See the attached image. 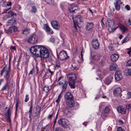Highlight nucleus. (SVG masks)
Masks as SVG:
<instances>
[{"instance_id":"3","label":"nucleus","mask_w":131,"mask_h":131,"mask_svg":"<svg viewBox=\"0 0 131 131\" xmlns=\"http://www.w3.org/2000/svg\"><path fill=\"white\" fill-rule=\"evenodd\" d=\"M68 82L69 85L71 89H74L75 88V81L77 79V76L75 74H72L68 76Z\"/></svg>"},{"instance_id":"55","label":"nucleus","mask_w":131,"mask_h":131,"mask_svg":"<svg viewBox=\"0 0 131 131\" xmlns=\"http://www.w3.org/2000/svg\"><path fill=\"white\" fill-rule=\"evenodd\" d=\"M14 64L15 66H16V67H17L19 64V62L18 61H15L14 62Z\"/></svg>"},{"instance_id":"36","label":"nucleus","mask_w":131,"mask_h":131,"mask_svg":"<svg viewBox=\"0 0 131 131\" xmlns=\"http://www.w3.org/2000/svg\"><path fill=\"white\" fill-rule=\"evenodd\" d=\"M119 2V0H115V2L114 3V5L115 7V8H121V6L120 5H119L118 3Z\"/></svg>"},{"instance_id":"42","label":"nucleus","mask_w":131,"mask_h":131,"mask_svg":"<svg viewBox=\"0 0 131 131\" xmlns=\"http://www.w3.org/2000/svg\"><path fill=\"white\" fill-rule=\"evenodd\" d=\"M126 65L127 66H131V59H130L127 62Z\"/></svg>"},{"instance_id":"25","label":"nucleus","mask_w":131,"mask_h":131,"mask_svg":"<svg viewBox=\"0 0 131 131\" xmlns=\"http://www.w3.org/2000/svg\"><path fill=\"white\" fill-rule=\"evenodd\" d=\"M41 107H39L38 108H36V111L35 112V114L34 116L36 117L37 116L39 117V115L40 114V112H41Z\"/></svg>"},{"instance_id":"50","label":"nucleus","mask_w":131,"mask_h":131,"mask_svg":"<svg viewBox=\"0 0 131 131\" xmlns=\"http://www.w3.org/2000/svg\"><path fill=\"white\" fill-rule=\"evenodd\" d=\"M109 49H110L111 51H113V50H114V47H113L112 45H110L108 47Z\"/></svg>"},{"instance_id":"33","label":"nucleus","mask_w":131,"mask_h":131,"mask_svg":"<svg viewBox=\"0 0 131 131\" xmlns=\"http://www.w3.org/2000/svg\"><path fill=\"white\" fill-rule=\"evenodd\" d=\"M53 111H51L50 112L49 115L47 116V118L48 120H51V118L53 116Z\"/></svg>"},{"instance_id":"5","label":"nucleus","mask_w":131,"mask_h":131,"mask_svg":"<svg viewBox=\"0 0 131 131\" xmlns=\"http://www.w3.org/2000/svg\"><path fill=\"white\" fill-rule=\"evenodd\" d=\"M38 37L35 34L30 36L27 39V42L30 43L36 44L38 42Z\"/></svg>"},{"instance_id":"22","label":"nucleus","mask_w":131,"mask_h":131,"mask_svg":"<svg viewBox=\"0 0 131 131\" xmlns=\"http://www.w3.org/2000/svg\"><path fill=\"white\" fill-rule=\"evenodd\" d=\"M111 60L113 62L116 61L119 58V55L116 54H112L110 57Z\"/></svg>"},{"instance_id":"57","label":"nucleus","mask_w":131,"mask_h":131,"mask_svg":"<svg viewBox=\"0 0 131 131\" xmlns=\"http://www.w3.org/2000/svg\"><path fill=\"white\" fill-rule=\"evenodd\" d=\"M3 20H6L8 19L9 18H8V17L6 15L3 17Z\"/></svg>"},{"instance_id":"45","label":"nucleus","mask_w":131,"mask_h":131,"mask_svg":"<svg viewBox=\"0 0 131 131\" xmlns=\"http://www.w3.org/2000/svg\"><path fill=\"white\" fill-rule=\"evenodd\" d=\"M11 116H7L6 121L8 122H10L11 120L10 119Z\"/></svg>"},{"instance_id":"9","label":"nucleus","mask_w":131,"mask_h":131,"mask_svg":"<svg viewBox=\"0 0 131 131\" xmlns=\"http://www.w3.org/2000/svg\"><path fill=\"white\" fill-rule=\"evenodd\" d=\"M68 82L65 80L63 79L61 81L59 82L58 84L59 85H63L62 86V92L65 91L68 85Z\"/></svg>"},{"instance_id":"14","label":"nucleus","mask_w":131,"mask_h":131,"mask_svg":"<svg viewBox=\"0 0 131 131\" xmlns=\"http://www.w3.org/2000/svg\"><path fill=\"white\" fill-rule=\"evenodd\" d=\"M62 111L64 115L66 117H69L70 116L71 113L69 109L67 107H64L62 109Z\"/></svg>"},{"instance_id":"46","label":"nucleus","mask_w":131,"mask_h":131,"mask_svg":"<svg viewBox=\"0 0 131 131\" xmlns=\"http://www.w3.org/2000/svg\"><path fill=\"white\" fill-rule=\"evenodd\" d=\"M29 99V97H28V95L26 94V95L25 98V102H27L28 101Z\"/></svg>"},{"instance_id":"31","label":"nucleus","mask_w":131,"mask_h":131,"mask_svg":"<svg viewBox=\"0 0 131 131\" xmlns=\"http://www.w3.org/2000/svg\"><path fill=\"white\" fill-rule=\"evenodd\" d=\"M118 25L119 28L121 30H122L123 32L127 30H128V29L125 27H124L123 25H122L121 24L119 23Z\"/></svg>"},{"instance_id":"39","label":"nucleus","mask_w":131,"mask_h":131,"mask_svg":"<svg viewBox=\"0 0 131 131\" xmlns=\"http://www.w3.org/2000/svg\"><path fill=\"white\" fill-rule=\"evenodd\" d=\"M62 129L60 127H57L54 129L53 131H62Z\"/></svg>"},{"instance_id":"40","label":"nucleus","mask_w":131,"mask_h":131,"mask_svg":"<svg viewBox=\"0 0 131 131\" xmlns=\"http://www.w3.org/2000/svg\"><path fill=\"white\" fill-rule=\"evenodd\" d=\"M33 107H30L28 113L29 114V117L30 118L32 110Z\"/></svg>"},{"instance_id":"21","label":"nucleus","mask_w":131,"mask_h":131,"mask_svg":"<svg viewBox=\"0 0 131 131\" xmlns=\"http://www.w3.org/2000/svg\"><path fill=\"white\" fill-rule=\"evenodd\" d=\"M43 28L46 30L47 32H49L51 34L53 33V31L52 30L51 31V29L47 24L44 25Z\"/></svg>"},{"instance_id":"30","label":"nucleus","mask_w":131,"mask_h":131,"mask_svg":"<svg viewBox=\"0 0 131 131\" xmlns=\"http://www.w3.org/2000/svg\"><path fill=\"white\" fill-rule=\"evenodd\" d=\"M117 67V65L116 64L113 63L110 66V69L111 71H114Z\"/></svg>"},{"instance_id":"35","label":"nucleus","mask_w":131,"mask_h":131,"mask_svg":"<svg viewBox=\"0 0 131 131\" xmlns=\"http://www.w3.org/2000/svg\"><path fill=\"white\" fill-rule=\"evenodd\" d=\"M43 90L46 93L48 92L49 91V87L48 86H45L43 89Z\"/></svg>"},{"instance_id":"41","label":"nucleus","mask_w":131,"mask_h":131,"mask_svg":"<svg viewBox=\"0 0 131 131\" xmlns=\"http://www.w3.org/2000/svg\"><path fill=\"white\" fill-rule=\"evenodd\" d=\"M127 99H128L130 98L131 97V92H128L127 93Z\"/></svg>"},{"instance_id":"37","label":"nucleus","mask_w":131,"mask_h":131,"mask_svg":"<svg viewBox=\"0 0 131 131\" xmlns=\"http://www.w3.org/2000/svg\"><path fill=\"white\" fill-rule=\"evenodd\" d=\"M126 108L129 111H131V104H129L126 106Z\"/></svg>"},{"instance_id":"64","label":"nucleus","mask_w":131,"mask_h":131,"mask_svg":"<svg viewBox=\"0 0 131 131\" xmlns=\"http://www.w3.org/2000/svg\"><path fill=\"white\" fill-rule=\"evenodd\" d=\"M10 48L11 49H12L13 50H16L15 47L12 46H11Z\"/></svg>"},{"instance_id":"7","label":"nucleus","mask_w":131,"mask_h":131,"mask_svg":"<svg viewBox=\"0 0 131 131\" xmlns=\"http://www.w3.org/2000/svg\"><path fill=\"white\" fill-rule=\"evenodd\" d=\"M10 61V57L9 59V65L8 66L7 65H6L3 67L2 70L1 71L0 75L1 76L3 75L4 72H6L8 71L10 72L11 70Z\"/></svg>"},{"instance_id":"34","label":"nucleus","mask_w":131,"mask_h":131,"mask_svg":"<svg viewBox=\"0 0 131 131\" xmlns=\"http://www.w3.org/2000/svg\"><path fill=\"white\" fill-rule=\"evenodd\" d=\"M10 107L11 106H10L6 113L5 115L6 116H11V111L10 110Z\"/></svg>"},{"instance_id":"6","label":"nucleus","mask_w":131,"mask_h":131,"mask_svg":"<svg viewBox=\"0 0 131 131\" xmlns=\"http://www.w3.org/2000/svg\"><path fill=\"white\" fill-rule=\"evenodd\" d=\"M109 27L108 30L110 32H113L116 30L114 25V20L113 19L108 20Z\"/></svg>"},{"instance_id":"48","label":"nucleus","mask_w":131,"mask_h":131,"mask_svg":"<svg viewBox=\"0 0 131 131\" xmlns=\"http://www.w3.org/2000/svg\"><path fill=\"white\" fill-rule=\"evenodd\" d=\"M50 127V125L48 124L46 126L43 128V129H46L47 130H48Z\"/></svg>"},{"instance_id":"60","label":"nucleus","mask_w":131,"mask_h":131,"mask_svg":"<svg viewBox=\"0 0 131 131\" xmlns=\"http://www.w3.org/2000/svg\"><path fill=\"white\" fill-rule=\"evenodd\" d=\"M8 17V18H10L12 17L11 14L10 13L9 11L8 12V14L6 15Z\"/></svg>"},{"instance_id":"26","label":"nucleus","mask_w":131,"mask_h":131,"mask_svg":"<svg viewBox=\"0 0 131 131\" xmlns=\"http://www.w3.org/2000/svg\"><path fill=\"white\" fill-rule=\"evenodd\" d=\"M10 72L8 71L6 72H5V73L4 77L6 81H10L9 79L10 76Z\"/></svg>"},{"instance_id":"10","label":"nucleus","mask_w":131,"mask_h":131,"mask_svg":"<svg viewBox=\"0 0 131 131\" xmlns=\"http://www.w3.org/2000/svg\"><path fill=\"white\" fill-rule=\"evenodd\" d=\"M122 90L120 88L118 87L115 88L113 90V93L114 96L116 97H118L119 96H121Z\"/></svg>"},{"instance_id":"47","label":"nucleus","mask_w":131,"mask_h":131,"mask_svg":"<svg viewBox=\"0 0 131 131\" xmlns=\"http://www.w3.org/2000/svg\"><path fill=\"white\" fill-rule=\"evenodd\" d=\"M9 11L11 14L12 17L14 16H16V14L15 13L11 10H9Z\"/></svg>"},{"instance_id":"16","label":"nucleus","mask_w":131,"mask_h":131,"mask_svg":"<svg viewBox=\"0 0 131 131\" xmlns=\"http://www.w3.org/2000/svg\"><path fill=\"white\" fill-rule=\"evenodd\" d=\"M115 77V79L118 81H119L122 78L123 76L120 71H117L116 72Z\"/></svg>"},{"instance_id":"54","label":"nucleus","mask_w":131,"mask_h":131,"mask_svg":"<svg viewBox=\"0 0 131 131\" xmlns=\"http://www.w3.org/2000/svg\"><path fill=\"white\" fill-rule=\"evenodd\" d=\"M127 49L129 50L127 52V53L130 55L131 53V48L128 49Z\"/></svg>"},{"instance_id":"13","label":"nucleus","mask_w":131,"mask_h":131,"mask_svg":"<svg viewBox=\"0 0 131 131\" xmlns=\"http://www.w3.org/2000/svg\"><path fill=\"white\" fill-rule=\"evenodd\" d=\"M110 110V109L108 107L106 106L102 111V113L101 114L102 117L103 118H105L107 117Z\"/></svg>"},{"instance_id":"32","label":"nucleus","mask_w":131,"mask_h":131,"mask_svg":"<svg viewBox=\"0 0 131 131\" xmlns=\"http://www.w3.org/2000/svg\"><path fill=\"white\" fill-rule=\"evenodd\" d=\"M30 30L28 28H26L23 30V34L26 36L28 35L29 33Z\"/></svg>"},{"instance_id":"18","label":"nucleus","mask_w":131,"mask_h":131,"mask_svg":"<svg viewBox=\"0 0 131 131\" xmlns=\"http://www.w3.org/2000/svg\"><path fill=\"white\" fill-rule=\"evenodd\" d=\"M117 111L118 112L122 114H125L126 113V110L123 106H118L117 107Z\"/></svg>"},{"instance_id":"2","label":"nucleus","mask_w":131,"mask_h":131,"mask_svg":"<svg viewBox=\"0 0 131 131\" xmlns=\"http://www.w3.org/2000/svg\"><path fill=\"white\" fill-rule=\"evenodd\" d=\"M74 22V28L77 30V28L76 25L80 28V26L79 25L82 24L83 21V17L81 15H79L76 16L74 19V16L72 17Z\"/></svg>"},{"instance_id":"20","label":"nucleus","mask_w":131,"mask_h":131,"mask_svg":"<svg viewBox=\"0 0 131 131\" xmlns=\"http://www.w3.org/2000/svg\"><path fill=\"white\" fill-rule=\"evenodd\" d=\"M16 21L15 18H12L8 21L7 24V25L8 26L10 25L15 24L16 23Z\"/></svg>"},{"instance_id":"23","label":"nucleus","mask_w":131,"mask_h":131,"mask_svg":"<svg viewBox=\"0 0 131 131\" xmlns=\"http://www.w3.org/2000/svg\"><path fill=\"white\" fill-rule=\"evenodd\" d=\"M94 24L92 22L87 23L85 25L86 29L88 30H90L93 27Z\"/></svg>"},{"instance_id":"17","label":"nucleus","mask_w":131,"mask_h":131,"mask_svg":"<svg viewBox=\"0 0 131 131\" xmlns=\"http://www.w3.org/2000/svg\"><path fill=\"white\" fill-rule=\"evenodd\" d=\"M91 56L93 59L95 61H97L100 59L101 55L100 54L98 53H95L93 54V55L91 53Z\"/></svg>"},{"instance_id":"24","label":"nucleus","mask_w":131,"mask_h":131,"mask_svg":"<svg viewBox=\"0 0 131 131\" xmlns=\"http://www.w3.org/2000/svg\"><path fill=\"white\" fill-rule=\"evenodd\" d=\"M9 81H6L5 85L3 86L1 89V91H4L7 89H9Z\"/></svg>"},{"instance_id":"29","label":"nucleus","mask_w":131,"mask_h":131,"mask_svg":"<svg viewBox=\"0 0 131 131\" xmlns=\"http://www.w3.org/2000/svg\"><path fill=\"white\" fill-rule=\"evenodd\" d=\"M73 9H68V10L69 12L71 13L74 14V13H79V9H76L74 10H72Z\"/></svg>"},{"instance_id":"63","label":"nucleus","mask_w":131,"mask_h":131,"mask_svg":"<svg viewBox=\"0 0 131 131\" xmlns=\"http://www.w3.org/2000/svg\"><path fill=\"white\" fill-rule=\"evenodd\" d=\"M60 67V64L59 63H56L55 65L56 68H58Z\"/></svg>"},{"instance_id":"44","label":"nucleus","mask_w":131,"mask_h":131,"mask_svg":"<svg viewBox=\"0 0 131 131\" xmlns=\"http://www.w3.org/2000/svg\"><path fill=\"white\" fill-rule=\"evenodd\" d=\"M117 131H125V130L121 127H119L117 128Z\"/></svg>"},{"instance_id":"56","label":"nucleus","mask_w":131,"mask_h":131,"mask_svg":"<svg viewBox=\"0 0 131 131\" xmlns=\"http://www.w3.org/2000/svg\"><path fill=\"white\" fill-rule=\"evenodd\" d=\"M103 18H102L101 20V25L102 26V27H104V24L103 23Z\"/></svg>"},{"instance_id":"51","label":"nucleus","mask_w":131,"mask_h":131,"mask_svg":"<svg viewBox=\"0 0 131 131\" xmlns=\"http://www.w3.org/2000/svg\"><path fill=\"white\" fill-rule=\"evenodd\" d=\"M58 114H57L56 116V118L55 119V120H54V125H53V126H54L55 124H56V122H57V118L58 117Z\"/></svg>"},{"instance_id":"15","label":"nucleus","mask_w":131,"mask_h":131,"mask_svg":"<svg viewBox=\"0 0 131 131\" xmlns=\"http://www.w3.org/2000/svg\"><path fill=\"white\" fill-rule=\"evenodd\" d=\"M64 99L67 100H71L73 99V96L71 93L69 92H66L64 94Z\"/></svg>"},{"instance_id":"62","label":"nucleus","mask_w":131,"mask_h":131,"mask_svg":"<svg viewBox=\"0 0 131 131\" xmlns=\"http://www.w3.org/2000/svg\"><path fill=\"white\" fill-rule=\"evenodd\" d=\"M34 68H33L30 71L29 73V74H31V75L33 74V72L34 71Z\"/></svg>"},{"instance_id":"52","label":"nucleus","mask_w":131,"mask_h":131,"mask_svg":"<svg viewBox=\"0 0 131 131\" xmlns=\"http://www.w3.org/2000/svg\"><path fill=\"white\" fill-rule=\"evenodd\" d=\"M45 2L48 4H50L51 3L52 0H44Z\"/></svg>"},{"instance_id":"49","label":"nucleus","mask_w":131,"mask_h":131,"mask_svg":"<svg viewBox=\"0 0 131 131\" xmlns=\"http://www.w3.org/2000/svg\"><path fill=\"white\" fill-rule=\"evenodd\" d=\"M127 72L129 75L131 76V68L128 69Z\"/></svg>"},{"instance_id":"4","label":"nucleus","mask_w":131,"mask_h":131,"mask_svg":"<svg viewBox=\"0 0 131 131\" xmlns=\"http://www.w3.org/2000/svg\"><path fill=\"white\" fill-rule=\"evenodd\" d=\"M58 123L64 128H68L70 125L69 121L65 118H60L58 120Z\"/></svg>"},{"instance_id":"8","label":"nucleus","mask_w":131,"mask_h":131,"mask_svg":"<svg viewBox=\"0 0 131 131\" xmlns=\"http://www.w3.org/2000/svg\"><path fill=\"white\" fill-rule=\"evenodd\" d=\"M59 58L61 60H63L69 58L66 53V52L64 50L62 51L59 53Z\"/></svg>"},{"instance_id":"43","label":"nucleus","mask_w":131,"mask_h":131,"mask_svg":"<svg viewBox=\"0 0 131 131\" xmlns=\"http://www.w3.org/2000/svg\"><path fill=\"white\" fill-rule=\"evenodd\" d=\"M128 38L127 36H126L124 39L123 40L122 42V43H123L126 42L128 40Z\"/></svg>"},{"instance_id":"58","label":"nucleus","mask_w":131,"mask_h":131,"mask_svg":"<svg viewBox=\"0 0 131 131\" xmlns=\"http://www.w3.org/2000/svg\"><path fill=\"white\" fill-rule=\"evenodd\" d=\"M11 86L12 88H14L15 86V84L14 82L13 81H11Z\"/></svg>"},{"instance_id":"19","label":"nucleus","mask_w":131,"mask_h":131,"mask_svg":"<svg viewBox=\"0 0 131 131\" xmlns=\"http://www.w3.org/2000/svg\"><path fill=\"white\" fill-rule=\"evenodd\" d=\"M17 27L15 26H13L9 27L8 30V32L11 33H13L17 31Z\"/></svg>"},{"instance_id":"12","label":"nucleus","mask_w":131,"mask_h":131,"mask_svg":"<svg viewBox=\"0 0 131 131\" xmlns=\"http://www.w3.org/2000/svg\"><path fill=\"white\" fill-rule=\"evenodd\" d=\"M93 48L95 49H97L99 47L100 43L98 42L97 39H95L93 40L91 42Z\"/></svg>"},{"instance_id":"53","label":"nucleus","mask_w":131,"mask_h":131,"mask_svg":"<svg viewBox=\"0 0 131 131\" xmlns=\"http://www.w3.org/2000/svg\"><path fill=\"white\" fill-rule=\"evenodd\" d=\"M12 3L11 2H8L7 3L6 5L8 6H9L12 5Z\"/></svg>"},{"instance_id":"11","label":"nucleus","mask_w":131,"mask_h":131,"mask_svg":"<svg viewBox=\"0 0 131 131\" xmlns=\"http://www.w3.org/2000/svg\"><path fill=\"white\" fill-rule=\"evenodd\" d=\"M51 23L52 27L54 29L57 30L60 29V25L58 21L56 20H53L51 21Z\"/></svg>"},{"instance_id":"27","label":"nucleus","mask_w":131,"mask_h":131,"mask_svg":"<svg viewBox=\"0 0 131 131\" xmlns=\"http://www.w3.org/2000/svg\"><path fill=\"white\" fill-rule=\"evenodd\" d=\"M113 78L112 77H111V78H107L105 79L104 81L105 84L107 85L109 84L112 82L111 79Z\"/></svg>"},{"instance_id":"59","label":"nucleus","mask_w":131,"mask_h":131,"mask_svg":"<svg viewBox=\"0 0 131 131\" xmlns=\"http://www.w3.org/2000/svg\"><path fill=\"white\" fill-rule=\"evenodd\" d=\"M36 9H32L31 10V12L34 13H36Z\"/></svg>"},{"instance_id":"61","label":"nucleus","mask_w":131,"mask_h":131,"mask_svg":"<svg viewBox=\"0 0 131 131\" xmlns=\"http://www.w3.org/2000/svg\"><path fill=\"white\" fill-rule=\"evenodd\" d=\"M50 41L52 42H54V39L53 38H51L50 39Z\"/></svg>"},{"instance_id":"38","label":"nucleus","mask_w":131,"mask_h":131,"mask_svg":"<svg viewBox=\"0 0 131 131\" xmlns=\"http://www.w3.org/2000/svg\"><path fill=\"white\" fill-rule=\"evenodd\" d=\"M105 61L104 60L101 59L100 61L99 62V64L100 66H103L105 63Z\"/></svg>"},{"instance_id":"28","label":"nucleus","mask_w":131,"mask_h":131,"mask_svg":"<svg viewBox=\"0 0 131 131\" xmlns=\"http://www.w3.org/2000/svg\"><path fill=\"white\" fill-rule=\"evenodd\" d=\"M69 101L67 102V103L68 106L70 107H74L75 105V103L73 100H69Z\"/></svg>"},{"instance_id":"1","label":"nucleus","mask_w":131,"mask_h":131,"mask_svg":"<svg viewBox=\"0 0 131 131\" xmlns=\"http://www.w3.org/2000/svg\"><path fill=\"white\" fill-rule=\"evenodd\" d=\"M30 52L37 57L47 58L49 56V52L48 49L41 45H37L31 47L30 49Z\"/></svg>"}]
</instances>
